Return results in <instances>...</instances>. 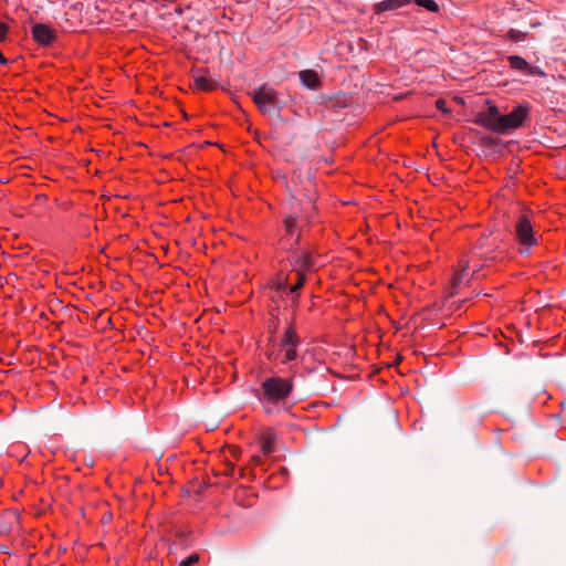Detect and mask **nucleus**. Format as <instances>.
<instances>
[{
  "label": "nucleus",
  "instance_id": "6e6552de",
  "mask_svg": "<svg viewBox=\"0 0 566 566\" xmlns=\"http://www.w3.org/2000/svg\"><path fill=\"white\" fill-rule=\"evenodd\" d=\"M33 39L43 46L50 45L56 39V34L54 30H52L48 24L35 23L31 30Z\"/></svg>",
  "mask_w": 566,
  "mask_h": 566
},
{
  "label": "nucleus",
  "instance_id": "ddd939ff",
  "mask_svg": "<svg viewBox=\"0 0 566 566\" xmlns=\"http://www.w3.org/2000/svg\"><path fill=\"white\" fill-rule=\"evenodd\" d=\"M193 85L197 90L201 91H211L216 86L214 83L205 75H193Z\"/></svg>",
  "mask_w": 566,
  "mask_h": 566
},
{
  "label": "nucleus",
  "instance_id": "a878e982",
  "mask_svg": "<svg viewBox=\"0 0 566 566\" xmlns=\"http://www.w3.org/2000/svg\"><path fill=\"white\" fill-rule=\"evenodd\" d=\"M533 245L536 243L535 232L533 231V239H532Z\"/></svg>",
  "mask_w": 566,
  "mask_h": 566
},
{
  "label": "nucleus",
  "instance_id": "dca6fc26",
  "mask_svg": "<svg viewBox=\"0 0 566 566\" xmlns=\"http://www.w3.org/2000/svg\"><path fill=\"white\" fill-rule=\"evenodd\" d=\"M509 62L512 67L518 69V70H523L528 66L527 61L517 55L509 56Z\"/></svg>",
  "mask_w": 566,
  "mask_h": 566
},
{
  "label": "nucleus",
  "instance_id": "2eb2a0df",
  "mask_svg": "<svg viewBox=\"0 0 566 566\" xmlns=\"http://www.w3.org/2000/svg\"><path fill=\"white\" fill-rule=\"evenodd\" d=\"M284 226L286 233L293 235L294 232L296 231L297 217L295 214H290L289 217L285 218Z\"/></svg>",
  "mask_w": 566,
  "mask_h": 566
},
{
  "label": "nucleus",
  "instance_id": "cd10ccee",
  "mask_svg": "<svg viewBox=\"0 0 566 566\" xmlns=\"http://www.w3.org/2000/svg\"><path fill=\"white\" fill-rule=\"evenodd\" d=\"M538 23L537 22H534L532 23V27H536Z\"/></svg>",
  "mask_w": 566,
  "mask_h": 566
},
{
  "label": "nucleus",
  "instance_id": "4468645a",
  "mask_svg": "<svg viewBox=\"0 0 566 566\" xmlns=\"http://www.w3.org/2000/svg\"><path fill=\"white\" fill-rule=\"evenodd\" d=\"M261 449L264 454H270L274 449V437L265 434L261 438Z\"/></svg>",
  "mask_w": 566,
  "mask_h": 566
},
{
  "label": "nucleus",
  "instance_id": "0eeeda50",
  "mask_svg": "<svg viewBox=\"0 0 566 566\" xmlns=\"http://www.w3.org/2000/svg\"><path fill=\"white\" fill-rule=\"evenodd\" d=\"M501 114L495 105H489L486 111L480 112L475 123L499 134Z\"/></svg>",
  "mask_w": 566,
  "mask_h": 566
},
{
  "label": "nucleus",
  "instance_id": "aec40b11",
  "mask_svg": "<svg viewBox=\"0 0 566 566\" xmlns=\"http://www.w3.org/2000/svg\"><path fill=\"white\" fill-rule=\"evenodd\" d=\"M447 102L443 99V98H438L436 101V106L438 109L442 111L443 113L446 114H449L451 111L449 108H447Z\"/></svg>",
  "mask_w": 566,
  "mask_h": 566
},
{
  "label": "nucleus",
  "instance_id": "423d86ee",
  "mask_svg": "<svg viewBox=\"0 0 566 566\" xmlns=\"http://www.w3.org/2000/svg\"><path fill=\"white\" fill-rule=\"evenodd\" d=\"M515 233L521 245L520 251L528 254L531 252V221L526 213L520 217Z\"/></svg>",
  "mask_w": 566,
  "mask_h": 566
},
{
  "label": "nucleus",
  "instance_id": "20e7f679",
  "mask_svg": "<svg viewBox=\"0 0 566 566\" xmlns=\"http://www.w3.org/2000/svg\"><path fill=\"white\" fill-rule=\"evenodd\" d=\"M528 115L527 105H518L511 113L501 115L499 134H506L520 127Z\"/></svg>",
  "mask_w": 566,
  "mask_h": 566
},
{
  "label": "nucleus",
  "instance_id": "5701e85b",
  "mask_svg": "<svg viewBox=\"0 0 566 566\" xmlns=\"http://www.w3.org/2000/svg\"><path fill=\"white\" fill-rule=\"evenodd\" d=\"M274 287L276 291H283L286 289V283L285 282H277L274 284Z\"/></svg>",
  "mask_w": 566,
  "mask_h": 566
},
{
  "label": "nucleus",
  "instance_id": "b1692460",
  "mask_svg": "<svg viewBox=\"0 0 566 566\" xmlns=\"http://www.w3.org/2000/svg\"><path fill=\"white\" fill-rule=\"evenodd\" d=\"M516 337L518 338L520 343H523V342H524V339L522 338V336H521L520 332H516Z\"/></svg>",
  "mask_w": 566,
  "mask_h": 566
},
{
  "label": "nucleus",
  "instance_id": "4be33fe9",
  "mask_svg": "<svg viewBox=\"0 0 566 566\" xmlns=\"http://www.w3.org/2000/svg\"><path fill=\"white\" fill-rule=\"evenodd\" d=\"M8 25L3 22H0V42H3L8 34Z\"/></svg>",
  "mask_w": 566,
  "mask_h": 566
},
{
  "label": "nucleus",
  "instance_id": "39448f33",
  "mask_svg": "<svg viewBox=\"0 0 566 566\" xmlns=\"http://www.w3.org/2000/svg\"><path fill=\"white\" fill-rule=\"evenodd\" d=\"M533 84L539 86L541 92H552L553 87L556 83L555 75L553 73V67L549 63H545V67H541L539 65H533Z\"/></svg>",
  "mask_w": 566,
  "mask_h": 566
},
{
  "label": "nucleus",
  "instance_id": "1a4fd4ad",
  "mask_svg": "<svg viewBox=\"0 0 566 566\" xmlns=\"http://www.w3.org/2000/svg\"><path fill=\"white\" fill-rule=\"evenodd\" d=\"M314 265V261L310 252H302L301 255H296L293 262V271L296 273L303 272L306 274L312 266Z\"/></svg>",
  "mask_w": 566,
  "mask_h": 566
},
{
  "label": "nucleus",
  "instance_id": "393cba45",
  "mask_svg": "<svg viewBox=\"0 0 566 566\" xmlns=\"http://www.w3.org/2000/svg\"><path fill=\"white\" fill-rule=\"evenodd\" d=\"M300 239H301V232L298 231V232H297V235H296V243H298V242H300Z\"/></svg>",
  "mask_w": 566,
  "mask_h": 566
},
{
  "label": "nucleus",
  "instance_id": "9b49d317",
  "mask_svg": "<svg viewBox=\"0 0 566 566\" xmlns=\"http://www.w3.org/2000/svg\"><path fill=\"white\" fill-rule=\"evenodd\" d=\"M411 0H384L375 4L376 13L396 10L409 4Z\"/></svg>",
  "mask_w": 566,
  "mask_h": 566
},
{
  "label": "nucleus",
  "instance_id": "f8f14e48",
  "mask_svg": "<svg viewBox=\"0 0 566 566\" xmlns=\"http://www.w3.org/2000/svg\"><path fill=\"white\" fill-rule=\"evenodd\" d=\"M469 269V261L468 260H461L459 262V270H457L452 277V286L457 289L462 280L464 279V274L467 270Z\"/></svg>",
  "mask_w": 566,
  "mask_h": 566
},
{
  "label": "nucleus",
  "instance_id": "6ab92c4d",
  "mask_svg": "<svg viewBox=\"0 0 566 566\" xmlns=\"http://www.w3.org/2000/svg\"><path fill=\"white\" fill-rule=\"evenodd\" d=\"M199 562V555L198 554H191L189 557H187L185 560L180 563V566H191Z\"/></svg>",
  "mask_w": 566,
  "mask_h": 566
},
{
  "label": "nucleus",
  "instance_id": "f3484780",
  "mask_svg": "<svg viewBox=\"0 0 566 566\" xmlns=\"http://www.w3.org/2000/svg\"><path fill=\"white\" fill-rule=\"evenodd\" d=\"M415 3H417L418 6L431 11V12H437L439 11V6L437 2H434L433 0H413Z\"/></svg>",
  "mask_w": 566,
  "mask_h": 566
},
{
  "label": "nucleus",
  "instance_id": "412c9836",
  "mask_svg": "<svg viewBox=\"0 0 566 566\" xmlns=\"http://www.w3.org/2000/svg\"><path fill=\"white\" fill-rule=\"evenodd\" d=\"M481 144L488 148H491V147L495 146L496 140L492 137H483V138H481Z\"/></svg>",
  "mask_w": 566,
  "mask_h": 566
},
{
  "label": "nucleus",
  "instance_id": "bb28decb",
  "mask_svg": "<svg viewBox=\"0 0 566 566\" xmlns=\"http://www.w3.org/2000/svg\"><path fill=\"white\" fill-rule=\"evenodd\" d=\"M304 197H306L308 201H312V197L308 193H304Z\"/></svg>",
  "mask_w": 566,
  "mask_h": 566
},
{
  "label": "nucleus",
  "instance_id": "7ed1b4c3",
  "mask_svg": "<svg viewBox=\"0 0 566 566\" xmlns=\"http://www.w3.org/2000/svg\"><path fill=\"white\" fill-rule=\"evenodd\" d=\"M300 343L301 337L297 335L295 328L292 325L286 327L279 344L280 348L284 352L283 364H287L297 358L296 348Z\"/></svg>",
  "mask_w": 566,
  "mask_h": 566
},
{
  "label": "nucleus",
  "instance_id": "a211bd4d",
  "mask_svg": "<svg viewBox=\"0 0 566 566\" xmlns=\"http://www.w3.org/2000/svg\"><path fill=\"white\" fill-rule=\"evenodd\" d=\"M305 281H306V274H304L303 272L297 273V281L295 284H293L290 287V292L291 293L298 292L301 290V287L304 285Z\"/></svg>",
  "mask_w": 566,
  "mask_h": 566
},
{
  "label": "nucleus",
  "instance_id": "f257e3e1",
  "mask_svg": "<svg viewBox=\"0 0 566 566\" xmlns=\"http://www.w3.org/2000/svg\"><path fill=\"white\" fill-rule=\"evenodd\" d=\"M249 95L263 115L280 117L284 102L279 97V93L273 87L264 84L251 91Z\"/></svg>",
  "mask_w": 566,
  "mask_h": 566
},
{
  "label": "nucleus",
  "instance_id": "f03ea898",
  "mask_svg": "<svg viewBox=\"0 0 566 566\" xmlns=\"http://www.w3.org/2000/svg\"><path fill=\"white\" fill-rule=\"evenodd\" d=\"M293 384L290 379L272 376L261 384L262 397L271 403L284 401L291 394Z\"/></svg>",
  "mask_w": 566,
  "mask_h": 566
},
{
  "label": "nucleus",
  "instance_id": "9d476101",
  "mask_svg": "<svg viewBox=\"0 0 566 566\" xmlns=\"http://www.w3.org/2000/svg\"><path fill=\"white\" fill-rule=\"evenodd\" d=\"M301 83L310 88V90H316L321 85V81L318 78V75L313 70H304L298 73Z\"/></svg>",
  "mask_w": 566,
  "mask_h": 566
}]
</instances>
